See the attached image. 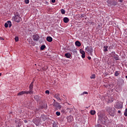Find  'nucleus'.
Instances as JSON below:
<instances>
[{"label":"nucleus","instance_id":"nucleus-13","mask_svg":"<svg viewBox=\"0 0 127 127\" xmlns=\"http://www.w3.org/2000/svg\"><path fill=\"white\" fill-rule=\"evenodd\" d=\"M46 39L48 42H52L53 41V39L51 37H47Z\"/></svg>","mask_w":127,"mask_h":127},{"label":"nucleus","instance_id":"nucleus-19","mask_svg":"<svg viewBox=\"0 0 127 127\" xmlns=\"http://www.w3.org/2000/svg\"><path fill=\"white\" fill-rule=\"evenodd\" d=\"M34 83V81H33L31 83V84H30L29 86V89H33V84Z\"/></svg>","mask_w":127,"mask_h":127},{"label":"nucleus","instance_id":"nucleus-20","mask_svg":"<svg viewBox=\"0 0 127 127\" xmlns=\"http://www.w3.org/2000/svg\"><path fill=\"white\" fill-rule=\"evenodd\" d=\"M120 74H121V72L117 71L115 72L114 75L116 77H118V76H119V75H120Z\"/></svg>","mask_w":127,"mask_h":127},{"label":"nucleus","instance_id":"nucleus-27","mask_svg":"<svg viewBox=\"0 0 127 127\" xmlns=\"http://www.w3.org/2000/svg\"><path fill=\"white\" fill-rule=\"evenodd\" d=\"M53 127H57V124H56V123L55 122L53 123Z\"/></svg>","mask_w":127,"mask_h":127},{"label":"nucleus","instance_id":"nucleus-29","mask_svg":"<svg viewBox=\"0 0 127 127\" xmlns=\"http://www.w3.org/2000/svg\"><path fill=\"white\" fill-rule=\"evenodd\" d=\"M56 114L58 116H60V115H61V113L58 111H57L56 113Z\"/></svg>","mask_w":127,"mask_h":127},{"label":"nucleus","instance_id":"nucleus-21","mask_svg":"<svg viewBox=\"0 0 127 127\" xmlns=\"http://www.w3.org/2000/svg\"><path fill=\"white\" fill-rule=\"evenodd\" d=\"M22 95H24V91H21V92H19L18 93V96H22Z\"/></svg>","mask_w":127,"mask_h":127},{"label":"nucleus","instance_id":"nucleus-42","mask_svg":"<svg viewBox=\"0 0 127 127\" xmlns=\"http://www.w3.org/2000/svg\"><path fill=\"white\" fill-rule=\"evenodd\" d=\"M1 76V73H0V77Z\"/></svg>","mask_w":127,"mask_h":127},{"label":"nucleus","instance_id":"nucleus-25","mask_svg":"<svg viewBox=\"0 0 127 127\" xmlns=\"http://www.w3.org/2000/svg\"><path fill=\"white\" fill-rule=\"evenodd\" d=\"M96 78V75L95 74H92L91 76H90V78L91 79H95Z\"/></svg>","mask_w":127,"mask_h":127},{"label":"nucleus","instance_id":"nucleus-41","mask_svg":"<svg viewBox=\"0 0 127 127\" xmlns=\"http://www.w3.org/2000/svg\"><path fill=\"white\" fill-rule=\"evenodd\" d=\"M56 101L55 100H54V102H55V103H56Z\"/></svg>","mask_w":127,"mask_h":127},{"label":"nucleus","instance_id":"nucleus-10","mask_svg":"<svg viewBox=\"0 0 127 127\" xmlns=\"http://www.w3.org/2000/svg\"><path fill=\"white\" fill-rule=\"evenodd\" d=\"M55 98L59 102H61V98H60V94L59 93H57L55 94Z\"/></svg>","mask_w":127,"mask_h":127},{"label":"nucleus","instance_id":"nucleus-2","mask_svg":"<svg viewBox=\"0 0 127 127\" xmlns=\"http://www.w3.org/2000/svg\"><path fill=\"white\" fill-rule=\"evenodd\" d=\"M106 111H108L109 115L111 116V117H114L115 116V109L111 108L110 107H107L106 108Z\"/></svg>","mask_w":127,"mask_h":127},{"label":"nucleus","instance_id":"nucleus-28","mask_svg":"<svg viewBox=\"0 0 127 127\" xmlns=\"http://www.w3.org/2000/svg\"><path fill=\"white\" fill-rule=\"evenodd\" d=\"M85 94L88 95V92H87V91H84V92H83L81 94V95H85Z\"/></svg>","mask_w":127,"mask_h":127},{"label":"nucleus","instance_id":"nucleus-7","mask_svg":"<svg viewBox=\"0 0 127 127\" xmlns=\"http://www.w3.org/2000/svg\"><path fill=\"white\" fill-rule=\"evenodd\" d=\"M85 50L87 51V52H89V53H93L94 51V49H93L92 47H87V48H85Z\"/></svg>","mask_w":127,"mask_h":127},{"label":"nucleus","instance_id":"nucleus-26","mask_svg":"<svg viewBox=\"0 0 127 127\" xmlns=\"http://www.w3.org/2000/svg\"><path fill=\"white\" fill-rule=\"evenodd\" d=\"M61 13L62 14H65V10H64V9H62L61 10Z\"/></svg>","mask_w":127,"mask_h":127},{"label":"nucleus","instance_id":"nucleus-5","mask_svg":"<svg viewBox=\"0 0 127 127\" xmlns=\"http://www.w3.org/2000/svg\"><path fill=\"white\" fill-rule=\"evenodd\" d=\"M21 19V17H20V15L19 14V13H17V14L15 15L14 17L15 21H16V22H19Z\"/></svg>","mask_w":127,"mask_h":127},{"label":"nucleus","instance_id":"nucleus-33","mask_svg":"<svg viewBox=\"0 0 127 127\" xmlns=\"http://www.w3.org/2000/svg\"><path fill=\"white\" fill-rule=\"evenodd\" d=\"M45 93H46V94H49L50 93V92L49 91V90H46V91H45Z\"/></svg>","mask_w":127,"mask_h":127},{"label":"nucleus","instance_id":"nucleus-14","mask_svg":"<svg viewBox=\"0 0 127 127\" xmlns=\"http://www.w3.org/2000/svg\"><path fill=\"white\" fill-rule=\"evenodd\" d=\"M64 23H68L69 22V18H68V17H64Z\"/></svg>","mask_w":127,"mask_h":127},{"label":"nucleus","instance_id":"nucleus-36","mask_svg":"<svg viewBox=\"0 0 127 127\" xmlns=\"http://www.w3.org/2000/svg\"><path fill=\"white\" fill-rule=\"evenodd\" d=\"M55 1H56V0H52V2H53V3H54Z\"/></svg>","mask_w":127,"mask_h":127},{"label":"nucleus","instance_id":"nucleus-9","mask_svg":"<svg viewBox=\"0 0 127 127\" xmlns=\"http://www.w3.org/2000/svg\"><path fill=\"white\" fill-rule=\"evenodd\" d=\"M33 40L35 41H38L39 40L40 37L38 35H36V34L33 35Z\"/></svg>","mask_w":127,"mask_h":127},{"label":"nucleus","instance_id":"nucleus-16","mask_svg":"<svg viewBox=\"0 0 127 127\" xmlns=\"http://www.w3.org/2000/svg\"><path fill=\"white\" fill-rule=\"evenodd\" d=\"M64 56H65V57L66 58H71V54H70L69 53H67L65 54Z\"/></svg>","mask_w":127,"mask_h":127},{"label":"nucleus","instance_id":"nucleus-43","mask_svg":"<svg viewBox=\"0 0 127 127\" xmlns=\"http://www.w3.org/2000/svg\"><path fill=\"white\" fill-rule=\"evenodd\" d=\"M67 110H70V108H67Z\"/></svg>","mask_w":127,"mask_h":127},{"label":"nucleus","instance_id":"nucleus-44","mask_svg":"<svg viewBox=\"0 0 127 127\" xmlns=\"http://www.w3.org/2000/svg\"><path fill=\"white\" fill-rule=\"evenodd\" d=\"M1 40H3V38H2V39H1Z\"/></svg>","mask_w":127,"mask_h":127},{"label":"nucleus","instance_id":"nucleus-15","mask_svg":"<svg viewBox=\"0 0 127 127\" xmlns=\"http://www.w3.org/2000/svg\"><path fill=\"white\" fill-rule=\"evenodd\" d=\"M75 44L76 46H77V47H80L81 46V43L79 42V41H77L75 42Z\"/></svg>","mask_w":127,"mask_h":127},{"label":"nucleus","instance_id":"nucleus-6","mask_svg":"<svg viewBox=\"0 0 127 127\" xmlns=\"http://www.w3.org/2000/svg\"><path fill=\"white\" fill-rule=\"evenodd\" d=\"M8 25L9 28H10L11 27V21L9 20L7 21L6 23H4V26L5 28H7V27H8Z\"/></svg>","mask_w":127,"mask_h":127},{"label":"nucleus","instance_id":"nucleus-24","mask_svg":"<svg viewBox=\"0 0 127 127\" xmlns=\"http://www.w3.org/2000/svg\"><path fill=\"white\" fill-rule=\"evenodd\" d=\"M90 114L91 115H94L96 114V111L95 110H91L90 111Z\"/></svg>","mask_w":127,"mask_h":127},{"label":"nucleus","instance_id":"nucleus-8","mask_svg":"<svg viewBox=\"0 0 127 127\" xmlns=\"http://www.w3.org/2000/svg\"><path fill=\"white\" fill-rule=\"evenodd\" d=\"M110 4L111 5H117L118 2L116 0H110Z\"/></svg>","mask_w":127,"mask_h":127},{"label":"nucleus","instance_id":"nucleus-38","mask_svg":"<svg viewBox=\"0 0 127 127\" xmlns=\"http://www.w3.org/2000/svg\"><path fill=\"white\" fill-rule=\"evenodd\" d=\"M88 60H91V57H88Z\"/></svg>","mask_w":127,"mask_h":127},{"label":"nucleus","instance_id":"nucleus-35","mask_svg":"<svg viewBox=\"0 0 127 127\" xmlns=\"http://www.w3.org/2000/svg\"><path fill=\"white\" fill-rule=\"evenodd\" d=\"M95 127H102V125H98L96 126H95Z\"/></svg>","mask_w":127,"mask_h":127},{"label":"nucleus","instance_id":"nucleus-22","mask_svg":"<svg viewBox=\"0 0 127 127\" xmlns=\"http://www.w3.org/2000/svg\"><path fill=\"white\" fill-rule=\"evenodd\" d=\"M28 92H29V94H30V95L33 94V89H29V91Z\"/></svg>","mask_w":127,"mask_h":127},{"label":"nucleus","instance_id":"nucleus-1","mask_svg":"<svg viewBox=\"0 0 127 127\" xmlns=\"http://www.w3.org/2000/svg\"><path fill=\"white\" fill-rule=\"evenodd\" d=\"M106 120H107V117L105 116V115L103 114H100L99 116L98 122L100 124H102V125H105V124H106Z\"/></svg>","mask_w":127,"mask_h":127},{"label":"nucleus","instance_id":"nucleus-32","mask_svg":"<svg viewBox=\"0 0 127 127\" xmlns=\"http://www.w3.org/2000/svg\"><path fill=\"white\" fill-rule=\"evenodd\" d=\"M116 108H117V109H122V108H123V106L120 105V106H119L116 107Z\"/></svg>","mask_w":127,"mask_h":127},{"label":"nucleus","instance_id":"nucleus-37","mask_svg":"<svg viewBox=\"0 0 127 127\" xmlns=\"http://www.w3.org/2000/svg\"><path fill=\"white\" fill-rule=\"evenodd\" d=\"M119 1L120 2H123L124 1V0H119Z\"/></svg>","mask_w":127,"mask_h":127},{"label":"nucleus","instance_id":"nucleus-11","mask_svg":"<svg viewBox=\"0 0 127 127\" xmlns=\"http://www.w3.org/2000/svg\"><path fill=\"white\" fill-rule=\"evenodd\" d=\"M80 52L81 53V57L82 58H85V51H83V50H81L80 51Z\"/></svg>","mask_w":127,"mask_h":127},{"label":"nucleus","instance_id":"nucleus-23","mask_svg":"<svg viewBox=\"0 0 127 127\" xmlns=\"http://www.w3.org/2000/svg\"><path fill=\"white\" fill-rule=\"evenodd\" d=\"M46 47V46H45V45H42L41 46L40 49L41 50H44L45 48Z\"/></svg>","mask_w":127,"mask_h":127},{"label":"nucleus","instance_id":"nucleus-34","mask_svg":"<svg viewBox=\"0 0 127 127\" xmlns=\"http://www.w3.org/2000/svg\"><path fill=\"white\" fill-rule=\"evenodd\" d=\"M24 94H26L27 95H28V94H29V93L28 91H24Z\"/></svg>","mask_w":127,"mask_h":127},{"label":"nucleus","instance_id":"nucleus-45","mask_svg":"<svg viewBox=\"0 0 127 127\" xmlns=\"http://www.w3.org/2000/svg\"><path fill=\"white\" fill-rule=\"evenodd\" d=\"M63 96H65V95H63Z\"/></svg>","mask_w":127,"mask_h":127},{"label":"nucleus","instance_id":"nucleus-17","mask_svg":"<svg viewBox=\"0 0 127 127\" xmlns=\"http://www.w3.org/2000/svg\"><path fill=\"white\" fill-rule=\"evenodd\" d=\"M104 52H107L108 51V48H109V46H104Z\"/></svg>","mask_w":127,"mask_h":127},{"label":"nucleus","instance_id":"nucleus-18","mask_svg":"<svg viewBox=\"0 0 127 127\" xmlns=\"http://www.w3.org/2000/svg\"><path fill=\"white\" fill-rule=\"evenodd\" d=\"M41 120H42L43 122H45V121H46V117L45 115H42L41 116Z\"/></svg>","mask_w":127,"mask_h":127},{"label":"nucleus","instance_id":"nucleus-3","mask_svg":"<svg viewBox=\"0 0 127 127\" xmlns=\"http://www.w3.org/2000/svg\"><path fill=\"white\" fill-rule=\"evenodd\" d=\"M53 107L55 108V111H58V109L61 110V108H62V106H61L58 102H54Z\"/></svg>","mask_w":127,"mask_h":127},{"label":"nucleus","instance_id":"nucleus-4","mask_svg":"<svg viewBox=\"0 0 127 127\" xmlns=\"http://www.w3.org/2000/svg\"><path fill=\"white\" fill-rule=\"evenodd\" d=\"M110 57H112L113 58H114L115 60H119V55L116 54V52L114 51V52H112L110 54Z\"/></svg>","mask_w":127,"mask_h":127},{"label":"nucleus","instance_id":"nucleus-12","mask_svg":"<svg viewBox=\"0 0 127 127\" xmlns=\"http://www.w3.org/2000/svg\"><path fill=\"white\" fill-rule=\"evenodd\" d=\"M33 122L34 123V124H35V125H36V126H37V125H38V124H39V120L38 119H34L33 120Z\"/></svg>","mask_w":127,"mask_h":127},{"label":"nucleus","instance_id":"nucleus-30","mask_svg":"<svg viewBox=\"0 0 127 127\" xmlns=\"http://www.w3.org/2000/svg\"><path fill=\"white\" fill-rule=\"evenodd\" d=\"M25 3L28 4L29 3V0H25Z\"/></svg>","mask_w":127,"mask_h":127},{"label":"nucleus","instance_id":"nucleus-39","mask_svg":"<svg viewBox=\"0 0 127 127\" xmlns=\"http://www.w3.org/2000/svg\"><path fill=\"white\" fill-rule=\"evenodd\" d=\"M118 114H121V111H118Z\"/></svg>","mask_w":127,"mask_h":127},{"label":"nucleus","instance_id":"nucleus-31","mask_svg":"<svg viewBox=\"0 0 127 127\" xmlns=\"http://www.w3.org/2000/svg\"><path fill=\"white\" fill-rule=\"evenodd\" d=\"M19 39L18 38V37H15V41H16V42H17V41H18Z\"/></svg>","mask_w":127,"mask_h":127},{"label":"nucleus","instance_id":"nucleus-40","mask_svg":"<svg viewBox=\"0 0 127 127\" xmlns=\"http://www.w3.org/2000/svg\"><path fill=\"white\" fill-rule=\"evenodd\" d=\"M25 123H27V121L25 120Z\"/></svg>","mask_w":127,"mask_h":127}]
</instances>
